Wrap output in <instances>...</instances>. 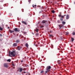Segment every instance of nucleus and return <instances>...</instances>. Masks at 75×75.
<instances>
[{
  "label": "nucleus",
  "mask_w": 75,
  "mask_h": 75,
  "mask_svg": "<svg viewBox=\"0 0 75 75\" xmlns=\"http://www.w3.org/2000/svg\"><path fill=\"white\" fill-rule=\"evenodd\" d=\"M20 40H16V42L17 43H19V42H20Z\"/></svg>",
  "instance_id": "obj_10"
},
{
  "label": "nucleus",
  "mask_w": 75,
  "mask_h": 75,
  "mask_svg": "<svg viewBox=\"0 0 75 75\" xmlns=\"http://www.w3.org/2000/svg\"><path fill=\"white\" fill-rule=\"evenodd\" d=\"M69 15H66V19H67V20H68V19H69Z\"/></svg>",
  "instance_id": "obj_5"
},
{
  "label": "nucleus",
  "mask_w": 75,
  "mask_h": 75,
  "mask_svg": "<svg viewBox=\"0 0 75 75\" xmlns=\"http://www.w3.org/2000/svg\"><path fill=\"white\" fill-rule=\"evenodd\" d=\"M72 34L73 35H75V32H74L73 33H72Z\"/></svg>",
  "instance_id": "obj_26"
},
{
  "label": "nucleus",
  "mask_w": 75,
  "mask_h": 75,
  "mask_svg": "<svg viewBox=\"0 0 75 75\" xmlns=\"http://www.w3.org/2000/svg\"><path fill=\"white\" fill-rule=\"evenodd\" d=\"M12 65H13V66H14V64H12Z\"/></svg>",
  "instance_id": "obj_36"
},
{
  "label": "nucleus",
  "mask_w": 75,
  "mask_h": 75,
  "mask_svg": "<svg viewBox=\"0 0 75 75\" xmlns=\"http://www.w3.org/2000/svg\"><path fill=\"white\" fill-rule=\"evenodd\" d=\"M74 38H71V42H73L74 41Z\"/></svg>",
  "instance_id": "obj_19"
},
{
  "label": "nucleus",
  "mask_w": 75,
  "mask_h": 75,
  "mask_svg": "<svg viewBox=\"0 0 75 75\" xmlns=\"http://www.w3.org/2000/svg\"><path fill=\"white\" fill-rule=\"evenodd\" d=\"M21 62H23V60L21 61Z\"/></svg>",
  "instance_id": "obj_42"
},
{
  "label": "nucleus",
  "mask_w": 75,
  "mask_h": 75,
  "mask_svg": "<svg viewBox=\"0 0 75 75\" xmlns=\"http://www.w3.org/2000/svg\"><path fill=\"white\" fill-rule=\"evenodd\" d=\"M74 4H75V2H74Z\"/></svg>",
  "instance_id": "obj_50"
},
{
  "label": "nucleus",
  "mask_w": 75,
  "mask_h": 75,
  "mask_svg": "<svg viewBox=\"0 0 75 75\" xmlns=\"http://www.w3.org/2000/svg\"><path fill=\"white\" fill-rule=\"evenodd\" d=\"M45 73H46V74H47V71H45Z\"/></svg>",
  "instance_id": "obj_38"
},
{
  "label": "nucleus",
  "mask_w": 75,
  "mask_h": 75,
  "mask_svg": "<svg viewBox=\"0 0 75 75\" xmlns=\"http://www.w3.org/2000/svg\"><path fill=\"white\" fill-rule=\"evenodd\" d=\"M14 30L15 32H17V31L18 32L19 31V30L17 28H16L14 29Z\"/></svg>",
  "instance_id": "obj_4"
},
{
  "label": "nucleus",
  "mask_w": 75,
  "mask_h": 75,
  "mask_svg": "<svg viewBox=\"0 0 75 75\" xmlns=\"http://www.w3.org/2000/svg\"><path fill=\"white\" fill-rule=\"evenodd\" d=\"M39 7H40V6H39Z\"/></svg>",
  "instance_id": "obj_52"
},
{
  "label": "nucleus",
  "mask_w": 75,
  "mask_h": 75,
  "mask_svg": "<svg viewBox=\"0 0 75 75\" xmlns=\"http://www.w3.org/2000/svg\"><path fill=\"white\" fill-rule=\"evenodd\" d=\"M7 62H11V59H8L7 60Z\"/></svg>",
  "instance_id": "obj_17"
},
{
  "label": "nucleus",
  "mask_w": 75,
  "mask_h": 75,
  "mask_svg": "<svg viewBox=\"0 0 75 75\" xmlns=\"http://www.w3.org/2000/svg\"><path fill=\"white\" fill-rule=\"evenodd\" d=\"M57 23H61V21H60L58 20L57 21Z\"/></svg>",
  "instance_id": "obj_24"
},
{
  "label": "nucleus",
  "mask_w": 75,
  "mask_h": 75,
  "mask_svg": "<svg viewBox=\"0 0 75 75\" xmlns=\"http://www.w3.org/2000/svg\"><path fill=\"white\" fill-rule=\"evenodd\" d=\"M52 13H55V11H54V10H52Z\"/></svg>",
  "instance_id": "obj_22"
},
{
  "label": "nucleus",
  "mask_w": 75,
  "mask_h": 75,
  "mask_svg": "<svg viewBox=\"0 0 75 75\" xmlns=\"http://www.w3.org/2000/svg\"><path fill=\"white\" fill-rule=\"evenodd\" d=\"M19 69V72H21L22 71H23V69L22 68H20Z\"/></svg>",
  "instance_id": "obj_7"
},
{
  "label": "nucleus",
  "mask_w": 75,
  "mask_h": 75,
  "mask_svg": "<svg viewBox=\"0 0 75 75\" xmlns=\"http://www.w3.org/2000/svg\"><path fill=\"white\" fill-rule=\"evenodd\" d=\"M51 67V66H48L47 67V69H50Z\"/></svg>",
  "instance_id": "obj_9"
},
{
  "label": "nucleus",
  "mask_w": 75,
  "mask_h": 75,
  "mask_svg": "<svg viewBox=\"0 0 75 75\" xmlns=\"http://www.w3.org/2000/svg\"><path fill=\"white\" fill-rule=\"evenodd\" d=\"M38 31H39V30H38V29H36V30H35V31H36V32H38Z\"/></svg>",
  "instance_id": "obj_27"
},
{
  "label": "nucleus",
  "mask_w": 75,
  "mask_h": 75,
  "mask_svg": "<svg viewBox=\"0 0 75 75\" xmlns=\"http://www.w3.org/2000/svg\"><path fill=\"white\" fill-rule=\"evenodd\" d=\"M65 22L64 21H63L62 22V23L63 25H59V29H61L62 27H63V26H64L63 25H65Z\"/></svg>",
  "instance_id": "obj_1"
},
{
  "label": "nucleus",
  "mask_w": 75,
  "mask_h": 75,
  "mask_svg": "<svg viewBox=\"0 0 75 75\" xmlns=\"http://www.w3.org/2000/svg\"><path fill=\"white\" fill-rule=\"evenodd\" d=\"M58 16L59 17H61V15H59Z\"/></svg>",
  "instance_id": "obj_29"
},
{
  "label": "nucleus",
  "mask_w": 75,
  "mask_h": 75,
  "mask_svg": "<svg viewBox=\"0 0 75 75\" xmlns=\"http://www.w3.org/2000/svg\"><path fill=\"white\" fill-rule=\"evenodd\" d=\"M51 37H54V36L51 35H49V38H51Z\"/></svg>",
  "instance_id": "obj_15"
},
{
  "label": "nucleus",
  "mask_w": 75,
  "mask_h": 75,
  "mask_svg": "<svg viewBox=\"0 0 75 75\" xmlns=\"http://www.w3.org/2000/svg\"><path fill=\"white\" fill-rule=\"evenodd\" d=\"M24 73H25V71H24Z\"/></svg>",
  "instance_id": "obj_45"
},
{
  "label": "nucleus",
  "mask_w": 75,
  "mask_h": 75,
  "mask_svg": "<svg viewBox=\"0 0 75 75\" xmlns=\"http://www.w3.org/2000/svg\"><path fill=\"white\" fill-rule=\"evenodd\" d=\"M60 15H61V13L60 12L59 13Z\"/></svg>",
  "instance_id": "obj_40"
},
{
  "label": "nucleus",
  "mask_w": 75,
  "mask_h": 75,
  "mask_svg": "<svg viewBox=\"0 0 75 75\" xmlns=\"http://www.w3.org/2000/svg\"><path fill=\"white\" fill-rule=\"evenodd\" d=\"M0 36L1 37H2V35H1V34H0Z\"/></svg>",
  "instance_id": "obj_33"
},
{
  "label": "nucleus",
  "mask_w": 75,
  "mask_h": 75,
  "mask_svg": "<svg viewBox=\"0 0 75 75\" xmlns=\"http://www.w3.org/2000/svg\"><path fill=\"white\" fill-rule=\"evenodd\" d=\"M34 6L35 7H36L37 6V5H34Z\"/></svg>",
  "instance_id": "obj_39"
},
{
  "label": "nucleus",
  "mask_w": 75,
  "mask_h": 75,
  "mask_svg": "<svg viewBox=\"0 0 75 75\" xmlns=\"http://www.w3.org/2000/svg\"><path fill=\"white\" fill-rule=\"evenodd\" d=\"M10 57H11V56H10Z\"/></svg>",
  "instance_id": "obj_49"
},
{
  "label": "nucleus",
  "mask_w": 75,
  "mask_h": 75,
  "mask_svg": "<svg viewBox=\"0 0 75 75\" xmlns=\"http://www.w3.org/2000/svg\"><path fill=\"white\" fill-rule=\"evenodd\" d=\"M57 62L59 64H61V60L58 61Z\"/></svg>",
  "instance_id": "obj_14"
},
{
  "label": "nucleus",
  "mask_w": 75,
  "mask_h": 75,
  "mask_svg": "<svg viewBox=\"0 0 75 75\" xmlns=\"http://www.w3.org/2000/svg\"><path fill=\"white\" fill-rule=\"evenodd\" d=\"M31 1V0H29L28 2L29 3H30Z\"/></svg>",
  "instance_id": "obj_31"
},
{
  "label": "nucleus",
  "mask_w": 75,
  "mask_h": 75,
  "mask_svg": "<svg viewBox=\"0 0 75 75\" xmlns=\"http://www.w3.org/2000/svg\"><path fill=\"white\" fill-rule=\"evenodd\" d=\"M63 18H60V20H61V21H63Z\"/></svg>",
  "instance_id": "obj_21"
},
{
  "label": "nucleus",
  "mask_w": 75,
  "mask_h": 75,
  "mask_svg": "<svg viewBox=\"0 0 75 75\" xmlns=\"http://www.w3.org/2000/svg\"><path fill=\"white\" fill-rule=\"evenodd\" d=\"M46 22H47V21H45V20H43L42 21V23H46Z\"/></svg>",
  "instance_id": "obj_12"
},
{
  "label": "nucleus",
  "mask_w": 75,
  "mask_h": 75,
  "mask_svg": "<svg viewBox=\"0 0 75 75\" xmlns=\"http://www.w3.org/2000/svg\"><path fill=\"white\" fill-rule=\"evenodd\" d=\"M9 54H10V55H12L13 57H15V56L16 55L15 51H13V52H11V53L9 52Z\"/></svg>",
  "instance_id": "obj_2"
},
{
  "label": "nucleus",
  "mask_w": 75,
  "mask_h": 75,
  "mask_svg": "<svg viewBox=\"0 0 75 75\" xmlns=\"http://www.w3.org/2000/svg\"><path fill=\"white\" fill-rule=\"evenodd\" d=\"M36 35H38V33H36Z\"/></svg>",
  "instance_id": "obj_41"
},
{
  "label": "nucleus",
  "mask_w": 75,
  "mask_h": 75,
  "mask_svg": "<svg viewBox=\"0 0 75 75\" xmlns=\"http://www.w3.org/2000/svg\"><path fill=\"white\" fill-rule=\"evenodd\" d=\"M53 48V45H52V48Z\"/></svg>",
  "instance_id": "obj_34"
},
{
  "label": "nucleus",
  "mask_w": 75,
  "mask_h": 75,
  "mask_svg": "<svg viewBox=\"0 0 75 75\" xmlns=\"http://www.w3.org/2000/svg\"><path fill=\"white\" fill-rule=\"evenodd\" d=\"M35 44H34V45H35L36 47H38V45H35L36 42H34Z\"/></svg>",
  "instance_id": "obj_18"
},
{
  "label": "nucleus",
  "mask_w": 75,
  "mask_h": 75,
  "mask_svg": "<svg viewBox=\"0 0 75 75\" xmlns=\"http://www.w3.org/2000/svg\"><path fill=\"white\" fill-rule=\"evenodd\" d=\"M61 52L62 53L63 52Z\"/></svg>",
  "instance_id": "obj_47"
},
{
  "label": "nucleus",
  "mask_w": 75,
  "mask_h": 75,
  "mask_svg": "<svg viewBox=\"0 0 75 75\" xmlns=\"http://www.w3.org/2000/svg\"><path fill=\"white\" fill-rule=\"evenodd\" d=\"M43 72H44V71H42L40 72V73L41 74L43 73Z\"/></svg>",
  "instance_id": "obj_30"
},
{
  "label": "nucleus",
  "mask_w": 75,
  "mask_h": 75,
  "mask_svg": "<svg viewBox=\"0 0 75 75\" xmlns=\"http://www.w3.org/2000/svg\"><path fill=\"white\" fill-rule=\"evenodd\" d=\"M23 37H24L23 36H22L21 37V38H23Z\"/></svg>",
  "instance_id": "obj_35"
},
{
  "label": "nucleus",
  "mask_w": 75,
  "mask_h": 75,
  "mask_svg": "<svg viewBox=\"0 0 75 75\" xmlns=\"http://www.w3.org/2000/svg\"><path fill=\"white\" fill-rule=\"evenodd\" d=\"M18 49L19 51H20V47L19 46H18Z\"/></svg>",
  "instance_id": "obj_20"
},
{
  "label": "nucleus",
  "mask_w": 75,
  "mask_h": 75,
  "mask_svg": "<svg viewBox=\"0 0 75 75\" xmlns=\"http://www.w3.org/2000/svg\"><path fill=\"white\" fill-rule=\"evenodd\" d=\"M41 28H43V27H44V26H41L40 27Z\"/></svg>",
  "instance_id": "obj_32"
},
{
  "label": "nucleus",
  "mask_w": 75,
  "mask_h": 75,
  "mask_svg": "<svg viewBox=\"0 0 75 75\" xmlns=\"http://www.w3.org/2000/svg\"><path fill=\"white\" fill-rule=\"evenodd\" d=\"M25 46L26 47H27V48L28 47V43H26L25 44Z\"/></svg>",
  "instance_id": "obj_13"
},
{
  "label": "nucleus",
  "mask_w": 75,
  "mask_h": 75,
  "mask_svg": "<svg viewBox=\"0 0 75 75\" xmlns=\"http://www.w3.org/2000/svg\"><path fill=\"white\" fill-rule=\"evenodd\" d=\"M65 16H66V15H64L63 16H61V17L62 18H64V17H65Z\"/></svg>",
  "instance_id": "obj_16"
},
{
  "label": "nucleus",
  "mask_w": 75,
  "mask_h": 75,
  "mask_svg": "<svg viewBox=\"0 0 75 75\" xmlns=\"http://www.w3.org/2000/svg\"><path fill=\"white\" fill-rule=\"evenodd\" d=\"M48 0V1H49V0Z\"/></svg>",
  "instance_id": "obj_51"
},
{
  "label": "nucleus",
  "mask_w": 75,
  "mask_h": 75,
  "mask_svg": "<svg viewBox=\"0 0 75 75\" xmlns=\"http://www.w3.org/2000/svg\"><path fill=\"white\" fill-rule=\"evenodd\" d=\"M3 30V28H1V27H0V30L1 31H2V30Z\"/></svg>",
  "instance_id": "obj_28"
},
{
  "label": "nucleus",
  "mask_w": 75,
  "mask_h": 75,
  "mask_svg": "<svg viewBox=\"0 0 75 75\" xmlns=\"http://www.w3.org/2000/svg\"><path fill=\"white\" fill-rule=\"evenodd\" d=\"M21 35H19V37H21Z\"/></svg>",
  "instance_id": "obj_37"
},
{
  "label": "nucleus",
  "mask_w": 75,
  "mask_h": 75,
  "mask_svg": "<svg viewBox=\"0 0 75 75\" xmlns=\"http://www.w3.org/2000/svg\"><path fill=\"white\" fill-rule=\"evenodd\" d=\"M4 67H5V68H8V64H7V63H5L4 64Z\"/></svg>",
  "instance_id": "obj_3"
},
{
  "label": "nucleus",
  "mask_w": 75,
  "mask_h": 75,
  "mask_svg": "<svg viewBox=\"0 0 75 75\" xmlns=\"http://www.w3.org/2000/svg\"><path fill=\"white\" fill-rule=\"evenodd\" d=\"M33 7H34V6H33Z\"/></svg>",
  "instance_id": "obj_46"
},
{
  "label": "nucleus",
  "mask_w": 75,
  "mask_h": 75,
  "mask_svg": "<svg viewBox=\"0 0 75 75\" xmlns=\"http://www.w3.org/2000/svg\"><path fill=\"white\" fill-rule=\"evenodd\" d=\"M9 28V27H8V29Z\"/></svg>",
  "instance_id": "obj_44"
},
{
  "label": "nucleus",
  "mask_w": 75,
  "mask_h": 75,
  "mask_svg": "<svg viewBox=\"0 0 75 75\" xmlns=\"http://www.w3.org/2000/svg\"><path fill=\"white\" fill-rule=\"evenodd\" d=\"M66 35H68L69 34V33H68V32H66Z\"/></svg>",
  "instance_id": "obj_25"
},
{
  "label": "nucleus",
  "mask_w": 75,
  "mask_h": 75,
  "mask_svg": "<svg viewBox=\"0 0 75 75\" xmlns=\"http://www.w3.org/2000/svg\"><path fill=\"white\" fill-rule=\"evenodd\" d=\"M9 32L10 33H14V30L12 31L11 30H9Z\"/></svg>",
  "instance_id": "obj_11"
},
{
  "label": "nucleus",
  "mask_w": 75,
  "mask_h": 75,
  "mask_svg": "<svg viewBox=\"0 0 75 75\" xmlns=\"http://www.w3.org/2000/svg\"><path fill=\"white\" fill-rule=\"evenodd\" d=\"M46 70L47 72H49L50 71V69H47Z\"/></svg>",
  "instance_id": "obj_23"
},
{
  "label": "nucleus",
  "mask_w": 75,
  "mask_h": 75,
  "mask_svg": "<svg viewBox=\"0 0 75 75\" xmlns=\"http://www.w3.org/2000/svg\"><path fill=\"white\" fill-rule=\"evenodd\" d=\"M40 13H41V11H40Z\"/></svg>",
  "instance_id": "obj_43"
},
{
  "label": "nucleus",
  "mask_w": 75,
  "mask_h": 75,
  "mask_svg": "<svg viewBox=\"0 0 75 75\" xmlns=\"http://www.w3.org/2000/svg\"><path fill=\"white\" fill-rule=\"evenodd\" d=\"M21 3H22V1H21Z\"/></svg>",
  "instance_id": "obj_48"
},
{
  "label": "nucleus",
  "mask_w": 75,
  "mask_h": 75,
  "mask_svg": "<svg viewBox=\"0 0 75 75\" xmlns=\"http://www.w3.org/2000/svg\"><path fill=\"white\" fill-rule=\"evenodd\" d=\"M22 23L23 24H25V25H27V23L24 21H22Z\"/></svg>",
  "instance_id": "obj_8"
},
{
  "label": "nucleus",
  "mask_w": 75,
  "mask_h": 75,
  "mask_svg": "<svg viewBox=\"0 0 75 75\" xmlns=\"http://www.w3.org/2000/svg\"><path fill=\"white\" fill-rule=\"evenodd\" d=\"M17 45V43H14L13 44V46L14 47H16Z\"/></svg>",
  "instance_id": "obj_6"
}]
</instances>
